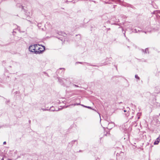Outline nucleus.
Masks as SVG:
<instances>
[{
	"label": "nucleus",
	"instance_id": "f257e3e1",
	"mask_svg": "<svg viewBox=\"0 0 160 160\" xmlns=\"http://www.w3.org/2000/svg\"><path fill=\"white\" fill-rule=\"evenodd\" d=\"M45 49V47L44 46H40L38 48V50L33 51L36 54H40L42 53Z\"/></svg>",
	"mask_w": 160,
	"mask_h": 160
},
{
	"label": "nucleus",
	"instance_id": "f03ea898",
	"mask_svg": "<svg viewBox=\"0 0 160 160\" xmlns=\"http://www.w3.org/2000/svg\"><path fill=\"white\" fill-rule=\"evenodd\" d=\"M35 46L34 45H31L29 46V50L30 51L33 52V51H36L35 50Z\"/></svg>",
	"mask_w": 160,
	"mask_h": 160
},
{
	"label": "nucleus",
	"instance_id": "7ed1b4c3",
	"mask_svg": "<svg viewBox=\"0 0 160 160\" xmlns=\"http://www.w3.org/2000/svg\"><path fill=\"white\" fill-rule=\"evenodd\" d=\"M114 123L112 122L111 123H108V126L107 128L108 129H111L112 127L114 126Z\"/></svg>",
	"mask_w": 160,
	"mask_h": 160
},
{
	"label": "nucleus",
	"instance_id": "20e7f679",
	"mask_svg": "<svg viewBox=\"0 0 160 160\" xmlns=\"http://www.w3.org/2000/svg\"><path fill=\"white\" fill-rule=\"evenodd\" d=\"M130 110L129 108H127V110H124V111L125 112H127V113H125L126 116L128 117L129 116V110Z\"/></svg>",
	"mask_w": 160,
	"mask_h": 160
},
{
	"label": "nucleus",
	"instance_id": "39448f33",
	"mask_svg": "<svg viewBox=\"0 0 160 160\" xmlns=\"http://www.w3.org/2000/svg\"><path fill=\"white\" fill-rule=\"evenodd\" d=\"M77 141V140H74L72 141V142H70L69 143V144L70 145V146H71V147H72L73 145V144L75 142Z\"/></svg>",
	"mask_w": 160,
	"mask_h": 160
},
{
	"label": "nucleus",
	"instance_id": "423d86ee",
	"mask_svg": "<svg viewBox=\"0 0 160 160\" xmlns=\"http://www.w3.org/2000/svg\"><path fill=\"white\" fill-rule=\"evenodd\" d=\"M133 32H134L137 33V32H142V31L141 30H138V31H137L136 29H134L133 30ZM142 32H144L145 33H146L147 32H145H145L142 31Z\"/></svg>",
	"mask_w": 160,
	"mask_h": 160
},
{
	"label": "nucleus",
	"instance_id": "0eeeda50",
	"mask_svg": "<svg viewBox=\"0 0 160 160\" xmlns=\"http://www.w3.org/2000/svg\"><path fill=\"white\" fill-rule=\"evenodd\" d=\"M34 45H35V50H38V48L40 46L39 45L37 44H34Z\"/></svg>",
	"mask_w": 160,
	"mask_h": 160
},
{
	"label": "nucleus",
	"instance_id": "6e6552de",
	"mask_svg": "<svg viewBox=\"0 0 160 160\" xmlns=\"http://www.w3.org/2000/svg\"><path fill=\"white\" fill-rule=\"evenodd\" d=\"M153 14H157L158 13H160V11L158 10H157L154 11L153 12Z\"/></svg>",
	"mask_w": 160,
	"mask_h": 160
},
{
	"label": "nucleus",
	"instance_id": "1a4fd4ad",
	"mask_svg": "<svg viewBox=\"0 0 160 160\" xmlns=\"http://www.w3.org/2000/svg\"><path fill=\"white\" fill-rule=\"evenodd\" d=\"M48 111H55L54 108L52 106L50 107L49 109H48Z\"/></svg>",
	"mask_w": 160,
	"mask_h": 160
},
{
	"label": "nucleus",
	"instance_id": "9d476101",
	"mask_svg": "<svg viewBox=\"0 0 160 160\" xmlns=\"http://www.w3.org/2000/svg\"><path fill=\"white\" fill-rule=\"evenodd\" d=\"M144 53L145 54H148L149 51L148 49V48H146L144 50Z\"/></svg>",
	"mask_w": 160,
	"mask_h": 160
},
{
	"label": "nucleus",
	"instance_id": "9b49d317",
	"mask_svg": "<svg viewBox=\"0 0 160 160\" xmlns=\"http://www.w3.org/2000/svg\"><path fill=\"white\" fill-rule=\"evenodd\" d=\"M81 106H83V107H85V108H89V109H92V108L91 107L85 106V105H82V104L81 105Z\"/></svg>",
	"mask_w": 160,
	"mask_h": 160
},
{
	"label": "nucleus",
	"instance_id": "f8f14e48",
	"mask_svg": "<svg viewBox=\"0 0 160 160\" xmlns=\"http://www.w3.org/2000/svg\"><path fill=\"white\" fill-rule=\"evenodd\" d=\"M159 142V141H158V140H157L156 141H155L154 143V145H157V144H158Z\"/></svg>",
	"mask_w": 160,
	"mask_h": 160
},
{
	"label": "nucleus",
	"instance_id": "ddd939ff",
	"mask_svg": "<svg viewBox=\"0 0 160 160\" xmlns=\"http://www.w3.org/2000/svg\"><path fill=\"white\" fill-rule=\"evenodd\" d=\"M104 2L106 3H110L109 0H106Z\"/></svg>",
	"mask_w": 160,
	"mask_h": 160
},
{
	"label": "nucleus",
	"instance_id": "4468645a",
	"mask_svg": "<svg viewBox=\"0 0 160 160\" xmlns=\"http://www.w3.org/2000/svg\"><path fill=\"white\" fill-rule=\"evenodd\" d=\"M135 78H137V79H138V80H139L140 79V78L137 75H135Z\"/></svg>",
	"mask_w": 160,
	"mask_h": 160
},
{
	"label": "nucleus",
	"instance_id": "2eb2a0df",
	"mask_svg": "<svg viewBox=\"0 0 160 160\" xmlns=\"http://www.w3.org/2000/svg\"><path fill=\"white\" fill-rule=\"evenodd\" d=\"M41 109L43 111H48V109H45V108H42Z\"/></svg>",
	"mask_w": 160,
	"mask_h": 160
},
{
	"label": "nucleus",
	"instance_id": "dca6fc26",
	"mask_svg": "<svg viewBox=\"0 0 160 160\" xmlns=\"http://www.w3.org/2000/svg\"><path fill=\"white\" fill-rule=\"evenodd\" d=\"M82 104H80V103H75V104L74 105V106H75V105H81Z\"/></svg>",
	"mask_w": 160,
	"mask_h": 160
},
{
	"label": "nucleus",
	"instance_id": "f3484780",
	"mask_svg": "<svg viewBox=\"0 0 160 160\" xmlns=\"http://www.w3.org/2000/svg\"><path fill=\"white\" fill-rule=\"evenodd\" d=\"M128 7H130L131 8H134V7L132 5H129Z\"/></svg>",
	"mask_w": 160,
	"mask_h": 160
},
{
	"label": "nucleus",
	"instance_id": "a211bd4d",
	"mask_svg": "<svg viewBox=\"0 0 160 160\" xmlns=\"http://www.w3.org/2000/svg\"><path fill=\"white\" fill-rule=\"evenodd\" d=\"M62 69H63L64 70H65V69L64 68H60L59 70H57V72H59V71L60 70H61Z\"/></svg>",
	"mask_w": 160,
	"mask_h": 160
},
{
	"label": "nucleus",
	"instance_id": "6ab92c4d",
	"mask_svg": "<svg viewBox=\"0 0 160 160\" xmlns=\"http://www.w3.org/2000/svg\"><path fill=\"white\" fill-rule=\"evenodd\" d=\"M83 62H76V63H80V64H82Z\"/></svg>",
	"mask_w": 160,
	"mask_h": 160
},
{
	"label": "nucleus",
	"instance_id": "aec40b11",
	"mask_svg": "<svg viewBox=\"0 0 160 160\" xmlns=\"http://www.w3.org/2000/svg\"><path fill=\"white\" fill-rule=\"evenodd\" d=\"M73 86H75V87H79L77 85H75V84H73Z\"/></svg>",
	"mask_w": 160,
	"mask_h": 160
},
{
	"label": "nucleus",
	"instance_id": "412c9836",
	"mask_svg": "<svg viewBox=\"0 0 160 160\" xmlns=\"http://www.w3.org/2000/svg\"><path fill=\"white\" fill-rule=\"evenodd\" d=\"M88 65H90V66H95V65H91V64H89V63H88Z\"/></svg>",
	"mask_w": 160,
	"mask_h": 160
},
{
	"label": "nucleus",
	"instance_id": "4be33fe9",
	"mask_svg": "<svg viewBox=\"0 0 160 160\" xmlns=\"http://www.w3.org/2000/svg\"><path fill=\"white\" fill-rule=\"evenodd\" d=\"M58 81L60 82H62V80L60 79H58Z\"/></svg>",
	"mask_w": 160,
	"mask_h": 160
},
{
	"label": "nucleus",
	"instance_id": "5701e85b",
	"mask_svg": "<svg viewBox=\"0 0 160 160\" xmlns=\"http://www.w3.org/2000/svg\"><path fill=\"white\" fill-rule=\"evenodd\" d=\"M160 139V135L157 138V139Z\"/></svg>",
	"mask_w": 160,
	"mask_h": 160
},
{
	"label": "nucleus",
	"instance_id": "b1692460",
	"mask_svg": "<svg viewBox=\"0 0 160 160\" xmlns=\"http://www.w3.org/2000/svg\"><path fill=\"white\" fill-rule=\"evenodd\" d=\"M141 51L142 52H144V50L143 49H142Z\"/></svg>",
	"mask_w": 160,
	"mask_h": 160
},
{
	"label": "nucleus",
	"instance_id": "393cba45",
	"mask_svg": "<svg viewBox=\"0 0 160 160\" xmlns=\"http://www.w3.org/2000/svg\"><path fill=\"white\" fill-rule=\"evenodd\" d=\"M6 142H3V144H4V145H5V144H6Z\"/></svg>",
	"mask_w": 160,
	"mask_h": 160
},
{
	"label": "nucleus",
	"instance_id": "a878e982",
	"mask_svg": "<svg viewBox=\"0 0 160 160\" xmlns=\"http://www.w3.org/2000/svg\"><path fill=\"white\" fill-rule=\"evenodd\" d=\"M40 24V23H38V27H41L40 26H39V25Z\"/></svg>",
	"mask_w": 160,
	"mask_h": 160
},
{
	"label": "nucleus",
	"instance_id": "bb28decb",
	"mask_svg": "<svg viewBox=\"0 0 160 160\" xmlns=\"http://www.w3.org/2000/svg\"><path fill=\"white\" fill-rule=\"evenodd\" d=\"M107 29H108V30H110V28H108Z\"/></svg>",
	"mask_w": 160,
	"mask_h": 160
},
{
	"label": "nucleus",
	"instance_id": "cd10ccee",
	"mask_svg": "<svg viewBox=\"0 0 160 160\" xmlns=\"http://www.w3.org/2000/svg\"><path fill=\"white\" fill-rule=\"evenodd\" d=\"M124 36L125 37H126L125 34V32L124 33Z\"/></svg>",
	"mask_w": 160,
	"mask_h": 160
},
{
	"label": "nucleus",
	"instance_id": "c85d7f7f",
	"mask_svg": "<svg viewBox=\"0 0 160 160\" xmlns=\"http://www.w3.org/2000/svg\"><path fill=\"white\" fill-rule=\"evenodd\" d=\"M82 152V151L81 150H80L79 151V152Z\"/></svg>",
	"mask_w": 160,
	"mask_h": 160
},
{
	"label": "nucleus",
	"instance_id": "c756f323",
	"mask_svg": "<svg viewBox=\"0 0 160 160\" xmlns=\"http://www.w3.org/2000/svg\"><path fill=\"white\" fill-rule=\"evenodd\" d=\"M2 160H4V159L3 158H2Z\"/></svg>",
	"mask_w": 160,
	"mask_h": 160
},
{
	"label": "nucleus",
	"instance_id": "7c9ffc66",
	"mask_svg": "<svg viewBox=\"0 0 160 160\" xmlns=\"http://www.w3.org/2000/svg\"><path fill=\"white\" fill-rule=\"evenodd\" d=\"M106 123H108V122H107V121H106Z\"/></svg>",
	"mask_w": 160,
	"mask_h": 160
},
{
	"label": "nucleus",
	"instance_id": "2f4dec72",
	"mask_svg": "<svg viewBox=\"0 0 160 160\" xmlns=\"http://www.w3.org/2000/svg\"><path fill=\"white\" fill-rule=\"evenodd\" d=\"M102 65H100V66H102Z\"/></svg>",
	"mask_w": 160,
	"mask_h": 160
},
{
	"label": "nucleus",
	"instance_id": "473e14b6",
	"mask_svg": "<svg viewBox=\"0 0 160 160\" xmlns=\"http://www.w3.org/2000/svg\"><path fill=\"white\" fill-rule=\"evenodd\" d=\"M133 118V116L132 117H131V119H132V118Z\"/></svg>",
	"mask_w": 160,
	"mask_h": 160
},
{
	"label": "nucleus",
	"instance_id": "72a5a7b5",
	"mask_svg": "<svg viewBox=\"0 0 160 160\" xmlns=\"http://www.w3.org/2000/svg\"><path fill=\"white\" fill-rule=\"evenodd\" d=\"M133 118V116L132 117H131V119H132V118Z\"/></svg>",
	"mask_w": 160,
	"mask_h": 160
},
{
	"label": "nucleus",
	"instance_id": "f704fd0d",
	"mask_svg": "<svg viewBox=\"0 0 160 160\" xmlns=\"http://www.w3.org/2000/svg\"><path fill=\"white\" fill-rule=\"evenodd\" d=\"M133 118V116L132 117H131V119H132V118Z\"/></svg>",
	"mask_w": 160,
	"mask_h": 160
},
{
	"label": "nucleus",
	"instance_id": "c9c22d12",
	"mask_svg": "<svg viewBox=\"0 0 160 160\" xmlns=\"http://www.w3.org/2000/svg\"><path fill=\"white\" fill-rule=\"evenodd\" d=\"M125 113H127V112H125Z\"/></svg>",
	"mask_w": 160,
	"mask_h": 160
},
{
	"label": "nucleus",
	"instance_id": "e433bc0d",
	"mask_svg": "<svg viewBox=\"0 0 160 160\" xmlns=\"http://www.w3.org/2000/svg\"><path fill=\"white\" fill-rule=\"evenodd\" d=\"M122 102H120L119 103H122Z\"/></svg>",
	"mask_w": 160,
	"mask_h": 160
},
{
	"label": "nucleus",
	"instance_id": "4c0bfd02",
	"mask_svg": "<svg viewBox=\"0 0 160 160\" xmlns=\"http://www.w3.org/2000/svg\"><path fill=\"white\" fill-rule=\"evenodd\" d=\"M114 24L117 25L116 23H114Z\"/></svg>",
	"mask_w": 160,
	"mask_h": 160
},
{
	"label": "nucleus",
	"instance_id": "58836bf2",
	"mask_svg": "<svg viewBox=\"0 0 160 160\" xmlns=\"http://www.w3.org/2000/svg\"><path fill=\"white\" fill-rule=\"evenodd\" d=\"M64 72L63 71V72H62V73H64Z\"/></svg>",
	"mask_w": 160,
	"mask_h": 160
},
{
	"label": "nucleus",
	"instance_id": "ea45409f",
	"mask_svg": "<svg viewBox=\"0 0 160 160\" xmlns=\"http://www.w3.org/2000/svg\"><path fill=\"white\" fill-rule=\"evenodd\" d=\"M159 115L160 116V113L159 114Z\"/></svg>",
	"mask_w": 160,
	"mask_h": 160
}]
</instances>
